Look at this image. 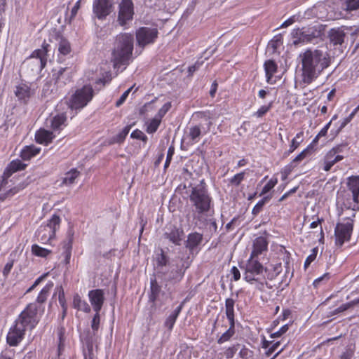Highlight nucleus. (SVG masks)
Here are the masks:
<instances>
[{"label": "nucleus", "instance_id": "nucleus-40", "mask_svg": "<svg viewBox=\"0 0 359 359\" xmlns=\"http://www.w3.org/2000/svg\"><path fill=\"white\" fill-rule=\"evenodd\" d=\"M283 38L281 34H278L275 36L272 40H271L268 44V48L272 49L273 53H274L278 47L282 44Z\"/></svg>", "mask_w": 359, "mask_h": 359}, {"label": "nucleus", "instance_id": "nucleus-39", "mask_svg": "<svg viewBox=\"0 0 359 359\" xmlns=\"http://www.w3.org/2000/svg\"><path fill=\"white\" fill-rule=\"evenodd\" d=\"M344 11L351 12L359 9V0H344L342 3Z\"/></svg>", "mask_w": 359, "mask_h": 359}, {"label": "nucleus", "instance_id": "nucleus-27", "mask_svg": "<svg viewBox=\"0 0 359 359\" xmlns=\"http://www.w3.org/2000/svg\"><path fill=\"white\" fill-rule=\"evenodd\" d=\"M184 305V301L182 302L165 319L164 322V326L169 330H172L175 322L183 309Z\"/></svg>", "mask_w": 359, "mask_h": 359}, {"label": "nucleus", "instance_id": "nucleus-8", "mask_svg": "<svg viewBox=\"0 0 359 359\" xmlns=\"http://www.w3.org/2000/svg\"><path fill=\"white\" fill-rule=\"evenodd\" d=\"M190 200L198 212H206L209 210L210 199L204 189L201 187L193 188Z\"/></svg>", "mask_w": 359, "mask_h": 359}, {"label": "nucleus", "instance_id": "nucleus-48", "mask_svg": "<svg viewBox=\"0 0 359 359\" xmlns=\"http://www.w3.org/2000/svg\"><path fill=\"white\" fill-rule=\"evenodd\" d=\"M277 179H271L263 187L260 195L262 196L268 193L275 187V185L277 184Z\"/></svg>", "mask_w": 359, "mask_h": 359}, {"label": "nucleus", "instance_id": "nucleus-36", "mask_svg": "<svg viewBox=\"0 0 359 359\" xmlns=\"http://www.w3.org/2000/svg\"><path fill=\"white\" fill-rule=\"evenodd\" d=\"M130 130V126H126L123 128V129L116 135L114 136L111 140L110 144H121L124 142L126 137H127L128 134L129 133Z\"/></svg>", "mask_w": 359, "mask_h": 359}, {"label": "nucleus", "instance_id": "nucleus-9", "mask_svg": "<svg viewBox=\"0 0 359 359\" xmlns=\"http://www.w3.org/2000/svg\"><path fill=\"white\" fill-rule=\"evenodd\" d=\"M134 4L132 0H121L118 5L117 22L121 27L126 28L128 22L133 20Z\"/></svg>", "mask_w": 359, "mask_h": 359}, {"label": "nucleus", "instance_id": "nucleus-46", "mask_svg": "<svg viewBox=\"0 0 359 359\" xmlns=\"http://www.w3.org/2000/svg\"><path fill=\"white\" fill-rule=\"evenodd\" d=\"M302 135V133H297L296 137L292 140L289 153L293 152L299 147L302 142V140H300Z\"/></svg>", "mask_w": 359, "mask_h": 359}, {"label": "nucleus", "instance_id": "nucleus-57", "mask_svg": "<svg viewBox=\"0 0 359 359\" xmlns=\"http://www.w3.org/2000/svg\"><path fill=\"white\" fill-rule=\"evenodd\" d=\"M240 345L238 344L236 345L233 346L232 347H229L226 350V358H230L233 356L235 353L238 351Z\"/></svg>", "mask_w": 359, "mask_h": 359}, {"label": "nucleus", "instance_id": "nucleus-42", "mask_svg": "<svg viewBox=\"0 0 359 359\" xmlns=\"http://www.w3.org/2000/svg\"><path fill=\"white\" fill-rule=\"evenodd\" d=\"M271 198V196H265L262 200H260L253 208L252 210V213L254 215H258L262 210L264 205L268 202Z\"/></svg>", "mask_w": 359, "mask_h": 359}, {"label": "nucleus", "instance_id": "nucleus-54", "mask_svg": "<svg viewBox=\"0 0 359 359\" xmlns=\"http://www.w3.org/2000/svg\"><path fill=\"white\" fill-rule=\"evenodd\" d=\"M271 104H269L268 106H262L255 113V116L257 117H262L266 112L270 109Z\"/></svg>", "mask_w": 359, "mask_h": 359}, {"label": "nucleus", "instance_id": "nucleus-22", "mask_svg": "<svg viewBox=\"0 0 359 359\" xmlns=\"http://www.w3.org/2000/svg\"><path fill=\"white\" fill-rule=\"evenodd\" d=\"M55 137L52 131L40 128L35 133V140L37 143L43 145H48Z\"/></svg>", "mask_w": 359, "mask_h": 359}, {"label": "nucleus", "instance_id": "nucleus-34", "mask_svg": "<svg viewBox=\"0 0 359 359\" xmlns=\"http://www.w3.org/2000/svg\"><path fill=\"white\" fill-rule=\"evenodd\" d=\"M201 135V127L198 126H194L189 128L187 138H189V142L194 144L199 142Z\"/></svg>", "mask_w": 359, "mask_h": 359}, {"label": "nucleus", "instance_id": "nucleus-44", "mask_svg": "<svg viewBox=\"0 0 359 359\" xmlns=\"http://www.w3.org/2000/svg\"><path fill=\"white\" fill-rule=\"evenodd\" d=\"M172 104L170 102H167L165 103L162 107L158 110L156 116L162 121V118L164 116L168 113V111L171 109Z\"/></svg>", "mask_w": 359, "mask_h": 359}, {"label": "nucleus", "instance_id": "nucleus-60", "mask_svg": "<svg viewBox=\"0 0 359 359\" xmlns=\"http://www.w3.org/2000/svg\"><path fill=\"white\" fill-rule=\"evenodd\" d=\"M279 345H280V342L278 341V342L272 344L271 346H270V347L266 352V355L270 356L278 348Z\"/></svg>", "mask_w": 359, "mask_h": 359}, {"label": "nucleus", "instance_id": "nucleus-33", "mask_svg": "<svg viewBox=\"0 0 359 359\" xmlns=\"http://www.w3.org/2000/svg\"><path fill=\"white\" fill-rule=\"evenodd\" d=\"M80 172L76 168H72L65 173L62 179V184L64 185H71L74 183L75 180L79 176Z\"/></svg>", "mask_w": 359, "mask_h": 359}, {"label": "nucleus", "instance_id": "nucleus-58", "mask_svg": "<svg viewBox=\"0 0 359 359\" xmlns=\"http://www.w3.org/2000/svg\"><path fill=\"white\" fill-rule=\"evenodd\" d=\"M64 256H65V264H69L70 262V259L72 256V247H68L64 252Z\"/></svg>", "mask_w": 359, "mask_h": 359}, {"label": "nucleus", "instance_id": "nucleus-20", "mask_svg": "<svg viewBox=\"0 0 359 359\" xmlns=\"http://www.w3.org/2000/svg\"><path fill=\"white\" fill-rule=\"evenodd\" d=\"M346 35L343 27L332 28L328 32L329 40L333 46L341 45Z\"/></svg>", "mask_w": 359, "mask_h": 359}, {"label": "nucleus", "instance_id": "nucleus-30", "mask_svg": "<svg viewBox=\"0 0 359 359\" xmlns=\"http://www.w3.org/2000/svg\"><path fill=\"white\" fill-rule=\"evenodd\" d=\"M161 287L155 278L150 280V292L149 294V302L155 303L161 292Z\"/></svg>", "mask_w": 359, "mask_h": 359}, {"label": "nucleus", "instance_id": "nucleus-51", "mask_svg": "<svg viewBox=\"0 0 359 359\" xmlns=\"http://www.w3.org/2000/svg\"><path fill=\"white\" fill-rule=\"evenodd\" d=\"M130 137L134 139L140 140L144 142L147 140V137L141 130L136 129L133 130L130 135Z\"/></svg>", "mask_w": 359, "mask_h": 359}, {"label": "nucleus", "instance_id": "nucleus-10", "mask_svg": "<svg viewBox=\"0 0 359 359\" xmlns=\"http://www.w3.org/2000/svg\"><path fill=\"white\" fill-rule=\"evenodd\" d=\"M158 36V32L156 28L140 27L136 31L137 43L140 47L144 48L149 44L154 43Z\"/></svg>", "mask_w": 359, "mask_h": 359}, {"label": "nucleus", "instance_id": "nucleus-25", "mask_svg": "<svg viewBox=\"0 0 359 359\" xmlns=\"http://www.w3.org/2000/svg\"><path fill=\"white\" fill-rule=\"evenodd\" d=\"M268 243L264 237L259 236L257 238L253 243V250L250 257H257V256L262 253V252L267 250Z\"/></svg>", "mask_w": 359, "mask_h": 359}, {"label": "nucleus", "instance_id": "nucleus-55", "mask_svg": "<svg viewBox=\"0 0 359 359\" xmlns=\"http://www.w3.org/2000/svg\"><path fill=\"white\" fill-rule=\"evenodd\" d=\"M15 352L12 350H5L0 354V359H14Z\"/></svg>", "mask_w": 359, "mask_h": 359}, {"label": "nucleus", "instance_id": "nucleus-38", "mask_svg": "<svg viewBox=\"0 0 359 359\" xmlns=\"http://www.w3.org/2000/svg\"><path fill=\"white\" fill-rule=\"evenodd\" d=\"M25 187L23 185H18L10 189L9 190L0 195V202L4 201L8 198H11L18 194L20 191L22 190Z\"/></svg>", "mask_w": 359, "mask_h": 359}, {"label": "nucleus", "instance_id": "nucleus-29", "mask_svg": "<svg viewBox=\"0 0 359 359\" xmlns=\"http://www.w3.org/2000/svg\"><path fill=\"white\" fill-rule=\"evenodd\" d=\"M55 39L59 41L58 51L60 54L67 55L72 52V47L69 41L59 32L56 34Z\"/></svg>", "mask_w": 359, "mask_h": 359}, {"label": "nucleus", "instance_id": "nucleus-5", "mask_svg": "<svg viewBox=\"0 0 359 359\" xmlns=\"http://www.w3.org/2000/svg\"><path fill=\"white\" fill-rule=\"evenodd\" d=\"M60 217L56 214L53 215L47 222L41 224L36 231L35 236L38 241L44 245H51V241L55 238L56 231L60 229Z\"/></svg>", "mask_w": 359, "mask_h": 359}, {"label": "nucleus", "instance_id": "nucleus-41", "mask_svg": "<svg viewBox=\"0 0 359 359\" xmlns=\"http://www.w3.org/2000/svg\"><path fill=\"white\" fill-rule=\"evenodd\" d=\"M312 151V145H309L307 148L303 150L300 154H299L291 163V166H293L292 164L298 163L301 162L303 159H304Z\"/></svg>", "mask_w": 359, "mask_h": 359}, {"label": "nucleus", "instance_id": "nucleus-12", "mask_svg": "<svg viewBox=\"0 0 359 359\" xmlns=\"http://www.w3.org/2000/svg\"><path fill=\"white\" fill-rule=\"evenodd\" d=\"M53 286V282L51 280L48 281L38 294L35 302L31 303L34 304L35 306H36V316H39V319L41 318V316L43 314L45 311V308L43 306V304L48 299V297H49L50 291L52 290Z\"/></svg>", "mask_w": 359, "mask_h": 359}, {"label": "nucleus", "instance_id": "nucleus-56", "mask_svg": "<svg viewBox=\"0 0 359 359\" xmlns=\"http://www.w3.org/2000/svg\"><path fill=\"white\" fill-rule=\"evenodd\" d=\"M288 330V325H284L282 326L279 330L277 332H275L271 334V337L272 338L275 337H281L284 333H285Z\"/></svg>", "mask_w": 359, "mask_h": 359}, {"label": "nucleus", "instance_id": "nucleus-47", "mask_svg": "<svg viewBox=\"0 0 359 359\" xmlns=\"http://www.w3.org/2000/svg\"><path fill=\"white\" fill-rule=\"evenodd\" d=\"M168 262V257L164 253L163 250H161V253L158 255L156 258V262L158 266H166Z\"/></svg>", "mask_w": 359, "mask_h": 359}, {"label": "nucleus", "instance_id": "nucleus-62", "mask_svg": "<svg viewBox=\"0 0 359 359\" xmlns=\"http://www.w3.org/2000/svg\"><path fill=\"white\" fill-rule=\"evenodd\" d=\"M333 166L332 164V162L330 161V160L327 158V156L325 155L324 158V168L323 170L326 172L329 171L331 168Z\"/></svg>", "mask_w": 359, "mask_h": 359}, {"label": "nucleus", "instance_id": "nucleus-3", "mask_svg": "<svg viewBox=\"0 0 359 359\" xmlns=\"http://www.w3.org/2000/svg\"><path fill=\"white\" fill-rule=\"evenodd\" d=\"M133 35L130 33H121L116 36V46L111 56L115 68L128 64L133 51Z\"/></svg>", "mask_w": 359, "mask_h": 359}, {"label": "nucleus", "instance_id": "nucleus-43", "mask_svg": "<svg viewBox=\"0 0 359 359\" xmlns=\"http://www.w3.org/2000/svg\"><path fill=\"white\" fill-rule=\"evenodd\" d=\"M87 347L88 353H84V359H93V344L92 338L86 339V341H83Z\"/></svg>", "mask_w": 359, "mask_h": 359}, {"label": "nucleus", "instance_id": "nucleus-59", "mask_svg": "<svg viewBox=\"0 0 359 359\" xmlns=\"http://www.w3.org/2000/svg\"><path fill=\"white\" fill-rule=\"evenodd\" d=\"M353 354V350L348 349L341 355L340 359H352Z\"/></svg>", "mask_w": 359, "mask_h": 359}, {"label": "nucleus", "instance_id": "nucleus-6", "mask_svg": "<svg viewBox=\"0 0 359 359\" xmlns=\"http://www.w3.org/2000/svg\"><path fill=\"white\" fill-rule=\"evenodd\" d=\"M323 29L322 25L294 29L292 35L297 39L294 40L293 43L297 45L299 43H314L318 39L322 40Z\"/></svg>", "mask_w": 359, "mask_h": 359}, {"label": "nucleus", "instance_id": "nucleus-11", "mask_svg": "<svg viewBox=\"0 0 359 359\" xmlns=\"http://www.w3.org/2000/svg\"><path fill=\"white\" fill-rule=\"evenodd\" d=\"M352 231V222L338 223L334 230L336 245L339 247L342 246L345 241H348L350 239Z\"/></svg>", "mask_w": 359, "mask_h": 359}, {"label": "nucleus", "instance_id": "nucleus-23", "mask_svg": "<svg viewBox=\"0 0 359 359\" xmlns=\"http://www.w3.org/2000/svg\"><path fill=\"white\" fill-rule=\"evenodd\" d=\"M27 167V164L23 163L19 159H15L11 161L6 167L4 173L5 177H10L13 173L24 170Z\"/></svg>", "mask_w": 359, "mask_h": 359}, {"label": "nucleus", "instance_id": "nucleus-13", "mask_svg": "<svg viewBox=\"0 0 359 359\" xmlns=\"http://www.w3.org/2000/svg\"><path fill=\"white\" fill-rule=\"evenodd\" d=\"M113 4L111 0H94L93 11L99 20L105 19L112 11Z\"/></svg>", "mask_w": 359, "mask_h": 359}, {"label": "nucleus", "instance_id": "nucleus-16", "mask_svg": "<svg viewBox=\"0 0 359 359\" xmlns=\"http://www.w3.org/2000/svg\"><path fill=\"white\" fill-rule=\"evenodd\" d=\"M233 306L234 301L232 299H226V316L229 322V328L226 330V341L235 334Z\"/></svg>", "mask_w": 359, "mask_h": 359}, {"label": "nucleus", "instance_id": "nucleus-50", "mask_svg": "<svg viewBox=\"0 0 359 359\" xmlns=\"http://www.w3.org/2000/svg\"><path fill=\"white\" fill-rule=\"evenodd\" d=\"M13 264H14V260L11 259V260L8 261L4 266V267L2 270V274L5 278H8L9 273H11V271L13 267Z\"/></svg>", "mask_w": 359, "mask_h": 359}, {"label": "nucleus", "instance_id": "nucleus-45", "mask_svg": "<svg viewBox=\"0 0 359 359\" xmlns=\"http://www.w3.org/2000/svg\"><path fill=\"white\" fill-rule=\"evenodd\" d=\"M245 177V172H242L235 175L233 177L229 179V184L233 186H238L241 182L243 180Z\"/></svg>", "mask_w": 359, "mask_h": 359}, {"label": "nucleus", "instance_id": "nucleus-2", "mask_svg": "<svg viewBox=\"0 0 359 359\" xmlns=\"http://www.w3.org/2000/svg\"><path fill=\"white\" fill-rule=\"evenodd\" d=\"M36 310L34 304H28L18 315L6 335V343L10 346H18L24 340L26 332L35 329L39 323Z\"/></svg>", "mask_w": 359, "mask_h": 359}, {"label": "nucleus", "instance_id": "nucleus-19", "mask_svg": "<svg viewBox=\"0 0 359 359\" xmlns=\"http://www.w3.org/2000/svg\"><path fill=\"white\" fill-rule=\"evenodd\" d=\"M347 186L348 190L352 193L353 200L356 205H354L353 210L359 209V175L351 176L348 178Z\"/></svg>", "mask_w": 359, "mask_h": 359}, {"label": "nucleus", "instance_id": "nucleus-49", "mask_svg": "<svg viewBox=\"0 0 359 359\" xmlns=\"http://www.w3.org/2000/svg\"><path fill=\"white\" fill-rule=\"evenodd\" d=\"M326 156L327 158L330 160V161L332 162V164L334 165L336 163L341 161L344 158V156L339 154H334V151L332 152H327L326 154Z\"/></svg>", "mask_w": 359, "mask_h": 359}, {"label": "nucleus", "instance_id": "nucleus-31", "mask_svg": "<svg viewBox=\"0 0 359 359\" xmlns=\"http://www.w3.org/2000/svg\"><path fill=\"white\" fill-rule=\"evenodd\" d=\"M73 307L77 310L82 311L85 313L90 312V307L88 304L83 300L79 294H75L73 297Z\"/></svg>", "mask_w": 359, "mask_h": 359}, {"label": "nucleus", "instance_id": "nucleus-14", "mask_svg": "<svg viewBox=\"0 0 359 359\" xmlns=\"http://www.w3.org/2000/svg\"><path fill=\"white\" fill-rule=\"evenodd\" d=\"M164 237L175 245H181L184 237V232L182 227L170 224L166 226Z\"/></svg>", "mask_w": 359, "mask_h": 359}, {"label": "nucleus", "instance_id": "nucleus-4", "mask_svg": "<svg viewBox=\"0 0 359 359\" xmlns=\"http://www.w3.org/2000/svg\"><path fill=\"white\" fill-rule=\"evenodd\" d=\"M264 272L266 273L267 269L255 257H250L246 264L244 279L252 284L257 283V287L263 290L265 280Z\"/></svg>", "mask_w": 359, "mask_h": 359}, {"label": "nucleus", "instance_id": "nucleus-63", "mask_svg": "<svg viewBox=\"0 0 359 359\" xmlns=\"http://www.w3.org/2000/svg\"><path fill=\"white\" fill-rule=\"evenodd\" d=\"M48 276V273H45L37 278L34 282V287H37L42 281L45 280V278Z\"/></svg>", "mask_w": 359, "mask_h": 359}, {"label": "nucleus", "instance_id": "nucleus-7", "mask_svg": "<svg viewBox=\"0 0 359 359\" xmlns=\"http://www.w3.org/2000/svg\"><path fill=\"white\" fill-rule=\"evenodd\" d=\"M94 90L90 85H85L77 89L69 100V107L72 109H81L93 99Z\"/></svg>", "mask_w": 359, "mask_h": 359}, {"label": "nucleus", "instance_id": "nucleus-1", "mask_svg": "<svg viewBox=\"0 0 359 359\" xmlns=\"http://www.w3.org/2000/svg\"><path fill=\"white\" fill-rule=\"evenodd\" d=\"M302 65V79L304 83L310 84L331 64L330 54L322 49L308 48L299 55Z\"/></svg>", "mask_w": 359, "mask_h": 359}, {"label": "nucleus", "instance_id": "nucleus-28", "mask_svg": "<svg viewBox=\"0 0 359 359\" xmlns=\"http://www.w3.org/2000/svg\"><path fill=\"white\" fill-rule=\"evenodd\" d=\"M41 151V148L34 144L25 146L20 151V156L23 161H29L37 156Z\"/></svg>", "mask_w": 359, "mask_h": 359}, {"label": "nucleus", "instance_id": "nucleus-21", "mask_svg": "<svg viewBox=\"0 0 359 359\" xmlns=\"http://www.w3.org/2000/svg\"><path fill=\"white\" fill-rule=\"evenodd\" d=\"M14 93L18 100L27 102L32 95L31 88L27 83L21 82L15 86Z\"/></svg>", "mask_w": 359, "mask_h": 359}, {"label": "nucleus", "instance_id": "nucleus-17", "mask_svg": "<svg viewBox=\"0 0 359 359\" xmlns=\"http://www.w3.org/2000/svg\"><path fill=\"white\" fill-rule=\"evenodd\" d=\"M100 325V312L95 313L91 320L90 327L92 332L89 330L86 333H83L81 335V339L82 341H86V339L92 338L93 343L95 342L98 337V330Z\"/></svg>", "mask_w": 359, "mask_h": 359}, {"label": "nucleus", "instance_id": "nucleus-52", "mask_svg": "<svg viewBox=\"0 0 359 359\" xmlns=\"http://www.w3.org/2000/svg\"><path fill=\"white\" fill-rule=\"evenodd\" d=\"M174 154H175V147L171 145L168 148V150L167 152L166 160H165V162L164 164L165 168H167L170 165V163L171 162V160H172V156L174 155Z\"/></svg>", "mask_w": 359, "mask_h": 359}, {"label": "nucleus", "instance_id": "nucleus-53", "mask_svg": "<svg viewBox=\"0 0 359 359\" xmlns=\"http://www.w3.org/2000/svg\"><path fill=\"white\" fill-rule=\"evenodd\" d=\"M130 90H131V88H128L127 90H126L121 95V96L119 97V99L116 102V107H118L124 103V102L127 99Z\"/></svg>", "mask_w": 359, "mask_h": 359}, {"label": "nucleus", "instance_id": "nucleus-24", "mask_svg": "<svg viewBox=\"0 0 359 359\" xmlns=\"http://www.w3.org/2000/svg\"><path fill=\"white\" fill-rule=\"evenodd\" d=\"M67 116L61 113L53 117L50 121V128L55 132H60L67 126Z\"/></svg>", "mask_w": 359, "mask_h": 359}, {"label": "nucleus", "instance_id": "nucleus-26", "mask_svg": "<svg viewBox=\"0 0 359 359\" xmlns=\"http://www.w3.org/2000/svg\"><path fill=\"white\" fill-rule=\"evenodd\" d=\"M202 241V234L197 232L189 233L186 241V248H188L191 252H193L201 244Z\"/></svg>", "mask_w": 359, "mask_h": 359}, {"label": "nucleus", "instance_id": "nucleus-18", "mask_svg": "<svg viewBox=\"0 0 359 359\" xmlns=\"http://www.w3.org/2000/svg\"><path fill=\"white\" fill-rule=\"evenodd\" d=\"M50 44L44 41L41 45V48L34 50L30 55L31 58H37L40 60L41 69H43L47 64L48 53L50 50Z\"/></svg>", "mask_w": 359, "mask_h": 359}, {"label": "nucleus", "instance_id": "nucleus-35", "mask_svg": "<svg viewBox=\"0 0 359 359\" xmlns=\"http://www.w3.org/2000/svg\"><path fill=\"white\" fill-rule=\"evenodd\" d=\"M31 251L33 255L42 258H46L52 253L50 250L42 248L37 244L32 245Z\"/></svg>", "mask_w": 359, "mask_h": 359}, {"label": "nucleus", "instance_id": "nucleus-64", "mask_svg": "<svg viewBox=\"0 0 359 359\" xmlns=\"http://www.w3.org/2000/svg\"><path fill=\"white\" fill-rule=\"evenodd\" d=\"M231 273L233 275L234 280H238L241 277L240 271L236 266L232 267Z\"/></svg>", "mask_w": 359, "mask_h": 359}, {"label": "nucleus", "instance_id": "nucleus-15", "mask_svg": "<svg viewBox=\"0 0 359 359\" xmlns=\"http://www.w3.org/2000/svg\"><path fill=\"white\" fill-rule=\"evenodd\" d=\"M89 301L95 312H100L104 302V292L102 289L90 290L88 294Z\"/></svg>", "mask_w": 359, "mask_h": 359}, {"label": "nucleus", "instance_id": "nucleus-37", "mask_svg": "<svg viewBox=\"0 0 359 359\" xmlns=\"http://www.w3.org/2000/svg\"><path fill=\"white\" fill-rule=\"evenodd\" d=\"M161 120L156 116L147 123L146 131L149 134L154 133L158 128Z\"/></svg>", "mask_w": 359, "mask_h": 359}, {"label": "nucleus", "instance_id": "nucleus-61", "mask_svg": "<svg viewBox=\"0 0 359 359\" xmlns=\"http://www.w3.org/2000/svg\"><path fill=\"white\" fill-rule=\"evenodd\" d=\"M346 147L345 144H339V145H337L334 147H333L332 149H330L328 152H333L334 153V154H339L341 152L343 151V149Z\"/></svg>", "mask_w": 359, "mask_h": 359}, {"label": "nucleus", "instance_id": "nucleus-32", "mask_svg": "<svg viewBox=\"0 0 359 359\" xmlns=\"http://www.w3.org/2000/svg\"><path fill=\"white\" fill-rule=\"evenodd\" d=\"M277 68L278 66L276 63L272 60H266L264 62V69L268 83L271 82V79H272L273 74L276 72Z\"/></svg>", "mask_w": 359, "mask_h": 359}]
</instances>
